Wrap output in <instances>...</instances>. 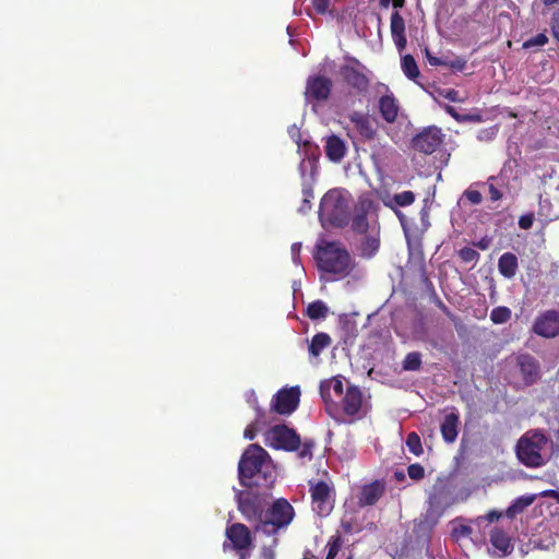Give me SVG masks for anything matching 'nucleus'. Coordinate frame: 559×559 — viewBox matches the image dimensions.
I'll use <instances>...</instances> for the list:
<instances>
[{"label": "nucleus", "mask_w": 559, "mask_h": 559, "mask_svg": "<svg viewBox=\"0 0 559 559\" xmlns=\"http://www.w3.org/2000/svg\"><path fill=\"white\" fill-rule=\"evenodd\" d=\"M312 510L319 516H326L334 508V487L324 480H309Z\"/></svg>", "instance_id": "1a4fd4ad"}, {"label": "nucleus", "mask_w": 559, "mask_h": 559, "mask_svg": "<svg viewBox=\"0 0 559 559\" xmlns=\"http://www.w3.org/2000/svg\"><path fill=\"white\" fill-rule=\"evenodd\" d=\"M238 510L249 523L259 526L265 515L269 506L267 498L251 491H239L237 493Z\"/></svg>", "instance_id": "6e6552de"}, {"label": "nucleus", "mask_w": 559, "mask_h": 559, "mask_svg": "<svg viewBox=\"0 0 559 559\" xmlns=\"http://www.w3.org/2000/svg\"><path fill=\"white\" fill-rule=\"evenodd\" d=\"M380 248L379 233L366 234L359 246L360 257L371 259Z\"/></svg>", "instance_id": "c85d7f7f"}, {"label": "nucleus", "mask_w": 559, "mask_h": 559, "mask_svg": "<svg viewBox=\"0 0 559 559\" xmlns=\"http://www.w3.org/2000/svg\"><path fill=\"white\" fill-rule=\"evenodd\" d=\"M557 190L559 191V185L557 186Z\"/></svg>", "instance_id": "0e129e2a"}, {"label": "nucleus", "mask_w": 559, "mask_h": 559, "mask_svg": "<svg viewBox=\"0 0 559 559\" xmlns=\"http://www.w3.org/2000/svg\"><path fill=\"white\" fill-rule=\"evenodd\" d=\"M544 203H548V200H544V201L540 200V202H539V204H540V212H539V214L540 215H545V216L549 217L550 219H552V217H551V215L549 213H544V207H545Z\"/></svg>", "instance_id": "052dcab7"}, {"label": "nucleus", "mask_w": 559, "mask_h": 559, "mask_svg": "<svg viewBox=\"0 0 559 559\" xmlns=\"http://www.w3.org/2000/svg\"><path fill=\"white\" fill-rule=\"evenodd\" d=\"M533 223H534V214L533 213H527L525 215H522L519 218L520 228L525 229V230L530 229L533 226Z\"/></svg>", "instance_id": "09e8293b"}, {"label": "nucleus", "mask_w": 559, "mask_h": 559, "mask_svg": "<svg viewBox=\"0 0 559 559\" xmlns=\"http://www.w3.org/2000/svg\"><path fill=\"white\" fill-rule=\"evenodd\" d=\"M545 5H552L559 3V0H542Z\"/></svg>", "instance_id": "e2e57ef3"}, {"label": "nucleus", "mask_w": 559, "mask_h": 559, "mask_svg": "<svg viewBox=\"0 0 559 559\" xmlns=\"http://www.w3.org/2000/svg\"><path fill=\"white\" fill-rule=\"evenodd\" d=\"M300 249H301L300 242H295L292 245V254H293L294 260H297V258L299 257Z\"/></svg>", "instance_id": "864d4df0"}, {"label": "nucleus", "mask_w": 559, "mask_h": 559, "mask_svg": "<svg viewBox=\"0 0 559 559\" xmlns=\"http://www.w3.org/2000/svg\"><path fill=\"white\" fill-rule=\"evenodd\" d=\"M271 543L265 544L261 548V557L262 559H275L276 558V547L278 546V538L276 535L271 536Z\"/></svg>", "instance_id": "58836bf2"}, {"label": "nucleus", "mask_w": 559, "mask_h": 559, "mask_svg": "<svg viewBox=\"0 0 559 559\" xmlns=\"http://www.w3.org/2000/svg\"><path fill=\"white\" fill-rule=\"evenodd\" d=\"M225 535L227 540L223 543V550L234 551L238 559H249L250 550L253 546L251 531L242 523H234L226 527Z\"/></svg>", "instance_id": "0eeeda50"}, {"label": "nucleus", "mask_w": 559, "mask_h": 559, "mask_svg": "<svg viewBox=\"0 0 559 559\" xmlns=\"http://www.w3.org/2000/svg\"><path fill=\"white\" fill-rule=\"evenodd\" d=\"M547 41H548V37L544 33H539V34L531 37L530 39H527L523 44V47L524 48H531V47H535V46L539 47V46H544Z\"/></svg>", "instance_id": "a18cd8bd"}, {"label": "nucleus", "mask_w": 559, "mask_h": 559, "mask_svg": "<svg viewBox=\"0 0 559 559\" xmlns=\"http://www.w3.org/2000/svg\"><path fill=\"white\" fill-rule=\"evenodd\" d=\"M406 447H407L408 451L416 456H419L424 453L420 437L415 431L409 432L407 435Z\"/></svg>", "instance_id": "4c0bfd02"}, {"label": "nucleus", "mask_w": 559, "mask_h": 559, "mask_svg": "<svg viewBox=\"0 0 559 559\" xmlns=\"http://www.w3.org/2000/svg\"><path fill=\"white\" fill-rule=\"evenodd\" d=\"M391 3H392V0H379V5L383 9H388Z\"/></svg>", "instance_id": "680f3d73"}, {"label": "nucleus", "mask_w": 559, "mask_h": 559, "mask_svg": "<svg viewBox=\"0 0 559 559\" xmlns=\"http://www.w3.org/2000/svg\"><path fill=\"white\" fill-rule=\"evenodd\" d=\"M438 307L449 317L451 320H454L456 317L453 314V312L449 309L448 306L444 305L443 301H438Z\"/></svg>", "instance_id": "603ef678"}, {"label": "nucleus", "mask_w": 559, "mask_h": 559, "mask_svg": "<svg viewBox=\"0 0 559 559\" xmlns=\"http://www.w3.org/2000/svg\"><path fill=\"white\" fill-rule=\"evenodd\" d=\"M428 513L437 519L441 518L451 506L450 491L443 484L435 485L428 498Z\"/></svg>", "instance_id": "2eb2a0df"}, {"label": "nucleus", "mask_w": 559, "mask_h": 559, "mask_svg": "<svg viewBox=\"0 0 559 559\" xmlns=\"http://www.w3.org/2000/svg\"><path fill=\"white\" fill-rule=\"evenodd\" d=\"M421 367V354L418 352L408 353L403 360V369L417 371Z\"/></svg>", "instance_id": "e433bc0d"}, {"label": "nucleus", "mask_w": 559, "mask_h": 559, "mask_svg": "<svg viewBox=\"0 0 559 559\" xmlns=\"http://www.w3.org/2000/svg\"><path fill=\"white\" fill-rule=\"evenodd\" d=\"M501 516H502V512L497 511V510H490L488 513H486L480 519H484V520L488 521L489 523H492V522L498 521Z\"/></svg>", "instance_id": "8fccbe9b"}, {"label": "nucleus", "mask_w": 559, "mask_h": 559, "mask_svg": "<svg viewBox=\"0 0 559 559\" xmlns=\"http://www.w3.org/2000/svg\"><path fill=\"white\" fill-rule=\"evenodd\" d=\"M444 134L438 127H428L412 139V147L420 153L430 155L443 143Z\"/></svg>", "instance_id": "9b49d317"}, {"label": "nucleus", "mask_w": 559, "mask_h": 559, "mask_svg": "<svg viewBox=\"0 0 559 559\" xmlns=\"http://www.w3.org/2000/svg\"><path fill=\"white\" fill-rule=\"evenodd\" d=\"M460 416L457 413H450L444 416L440 426L442 439L447 443H453L459 435Z\"/></svg>", "instance_id": "4be33fe9"}, {"label": "nucleus", "mask_w": 559, "mask_h": 559, "mask_svg": "<svg viewBox=\"0 0 559 559\" xmlns=\"http://www.w3.org/2000/svg\"><path fill=\"white\" fill-rule=\"evenodd\" d=\"M329 308L322 300H314L307 307V316L311 320L324 319L328 316Z\"/></svg>", "instance_id": "2f4dec72"}, {"label": "nucleus", "mask_w": 559, "mask_h": 559, "mask_svg": "<svg viewBox=\"0 0 559 559\" xmlns=\"http://www.w3.org/2000/svg\"><path fill=\"white\" fill-rule=\"evenodd\" d=\"M347 559H352L350 557H348Z\"/></svg>", "instance_id": "69168bd1"}, {"label": "nucleus", "mask_w": 559, "mask_h": 559, "mask_svg": "<svg viewBox=\"0 0 559 559\" xmlns=\"http://www.w3.org/2000/svg\"><path fill=\"white\" fill-rule=\"evenodd\" d=\"M519 267L518 257L512 252H504L498 260L499 273L506 278H513Z\"/></svg>", "instance_id": "cd10ccee"}, {"label": "nucleus", "mask_w": 559, "mask_h": 559, "mask_svg": "<svg viewBox=\"0 0 559 559\" xmlns=\"http://www.w3.org/2000/svg\"><path fill=\"white\" fill-rule=\"evenodd\" d=\"M392 39L399 51H403L407 45L405 20L399 11H394L390 19Z\"/></svg>", "instance_id": "a211bd4d"}, {"label": "nucleus", "mask_w": 559, "mask_h": 559, "mask_svg": "<svg viewBox=\"0 0 559 559\" xmlns=\"http://www.w3.org/2000/svg\"><path fill=\"white\" fill-rule=\"evenodd\" d=\"M313 259L321 272L332 274L335 280L349 276L356 267L354 258L338 240H318Z\"/></svg>", "instance_id": "f03ea898"}, {"label": "nucleus", "mask_w": 559, "mask_h": 559, "mask_svg": "<svg viewBox=\"0 0 559 559\" xmlns=\"http://www.w3.org/2000/svg\"><path fill=\"white\" fill-rule=\"evenodd\" d=\"M427 61L432 67H445L456 72H462L467 64V60L464 57L456 56L450 58L449 56L436 57L428 48L425 49Z\"/></svg>", "instance_id": "aec40b11"}, {"label": "nucleus", "mask_w": 559, "mask_h": 559, "mask_svg": "<svg viewBox=\"0 0 559 559\" xmlns=\"http://www.w3.org/2000/svg\"><path fill=\"white\" fill-rule=\"evenodd\" d=\"M533 331L535 334L551 338L559 334V312L548 310L542 313L534 322Z\"/></svg>", "instance_id": "dca6fc26"}, {"label": "nucleus", "mask_w": 559, "mask_h": 559, "mask_svg": "<svg viewBox=\"0 0 559 559\" xmlns=\"http://www.w3.org/2000/svg\"><path fill=\"white\" fill-rule=\"evenodd\" d=\"M445 111H447L449 115H451L454 119L460 120V118H459V114L456 112V110H455L452 106H449V105H448V106L445 107Z\"/></svg>", "instance_id": "4d7b16f0"}, {"label": "nucleus", "mask_w": 559, "mask_h": 559, "mask_svg": "<svg viewBox=\"0 0 559 559\" xmlns=\"http://www.w3.org/2000/svg\"><path fill=\"white\" fill-rule=\"evenodd\" d=\"M511 310L506 306H499L491 310L490 320L495 324H503L511 319Z\"/></svg>", "instance_id": "c9c22d12"}, {"label": "nucleus", "mask_w": 559, "mask_h": 559, "mask_svg": "<svg viewBox=\"0 0 559 559\" xmlns=\"http://www.w3.org/2000/svg\"><path fill=\"white\" fill-rule=\"evenodd\" d=\"M493 180V177H490L488 179V192H489V199L492 202L499 201L502 199L503 194L502 192L491 182Z\"/></svg>", "instance_id": "de8ad7c7"}, {"label": "nucleus", "mask_w": 559, "mask_h": 559, "mask_svg": "<svg viewBox=\"0 0 559 559\" xmlns=\"http://www.w3.org/2000/svg\"><path fill=\"white\" fill-rule=\"evenodd\" d=\"M319 218L322 225L344 227L349 223V202L338 189L329 190L321 199Z\"/></svg>", "instance_id": "20e7f679"}, {"label": "nucleus", "mask_w": 559, "mask_h": 559, "mask_svg": "<svg viewBox=\"0 0 559 559\" xmlns=\"http://www.w3.org/2000/svg\"><path fill=\"white\" fill-rule=\"evenodd\" d=\"M456 532H459L461 535L467 536L472 533V528L467 525H461Z\"/></svg>", "instance_id": "5fc2aeb1"}, {"label": "nucleus", "mask_w": 559, "mask_h": 559, "mask_svg": "<svg viewBox=\"0 0 559 559\" xmlns=\"http://www.w3.org/2000/svg\"><path fill=\"white\" fill-rule=\"evenodd\" d=\"M475 246L481 250H486L489 247V241L487 239H481L475 243Z\"/></svg>", "instance_id": "6e6d98bb"}, {"label": "nucleus", "mask_w": 559, "mask_h": 559, "mask_svg": "<svg viewBox=\"0 0 559 559\" xmlns=\"http://www.w3.org/2000/svg\"><path fill=\"white\" fill-rule=\"evenodd\" d=\"M537 495L535 493H527L518 497L514 499L511 504L508 507V509L504 512V515L508 519H514L519 514L523 513L530 506L534 503L536 500Z\"/></svg>", "instance_id": "a878e982"}, {"label": "nucleus", "mask_w": 559, "mask_h": 559, "mask_svg": "<svg viewBox=\"0 0 559 559\" xmlns=\"http://www.w3.org/2000/svg\"><path fill=\"white\" fill-rule=\"evenodd\" d=\"M402 70L409 80H416L420 72L415 58L412 55H405L402 58Z\"/></svg>", "instance_id": "473e14b6"}, {"label": "nucleus", "mask_w": 559, "mask_h": 559, "mask_svg": "<svg viewBox=\"0 0 559 559\" xmlns=\"http://www.w3.org/2000/svg\"><path fill=\"white\" fill-rule=\"evenodd\" d=\"M332 340L328 333L319 332L312 336L309 344V353L313 357H318L328 346H330Z\"/></svg>", "instance_id": "c756f323"}, {"label": "nucleus", "mask_w": 559, "mask_h": 559, "mask_svg": "<svg viewBox=\"0 0 559 559\" xmlns=\"http://www.w3.org/2000/svg\"><path fill=\"white\" fill-rule=\"evenodd\" d=\"M333 390L337 397H341L344 393V385L341 379L332 378L320 385V393L324 401L331 400L330 391Z\"/></svg>", "instance_id": "7c9ffc66"}, {"label": "nucleus", "mask_w": 559, "mask_h": 559, "mask_svg": "<svg viewBox=\"0 0 559 559\" xmlns=\"http://www.w3.org/2000/svg\"><path fill=\"white\" fill-rule=\"evenodd\" d=\"M379 111L386 122L392 123L396 120L399 115V105L393 94H385L380 97Z\"/></svg>", "instance_id": "b1692460"}, {"label": "nucleus", "mask_w": 559, "mask_h": 559, "mask_svg": "<svg viewBox=\"0 0 559 559\" xmlns=\"http://www.w3.org/2000/svg\"><path fill=\"white\" fill-rule=\"evenodd\" d=\"M342 546V538L340 535L332 536L328 542V555L325 559H335Z\"/></svg>", "instance_id": "79ce46f5"}, {"label": "nucleus", "mask_w": 559, "mask_h": 559, "mask_svg": "<svg viewBox=\"0 0 559 559\" xmlns=\"http://www.w3.org/2000/svg\"><path fill=\"white\" fill-rule=\"evenodd\" d=\"M349 120L362 139L368 141L374 139L377 130L370 116L359 111H354L349 116Z\"/></svg>", "instance_id": "6ab92c4d"}, {"label": "nucleus", "mask_w": 559, "mask_h": 559, "mask_svg": "<svg viewBox=\"0 0 559 559\" xmlns=\"http://www.w3.org/2000/svg\"><path fill=\"white\" fill-rule=\"evenodd\" d=\"M333 0H311V5L317 14L324 15L331 11Z\"/></svg>", "instance_id": "37998d69"}, {"label": "nucleus", "mask_w": 559, "mask_h": 559, "mask_svg": "<svg viewBox=\"0 0 559 559\" xmlns=\"http://www.w3.org/2000/svg\"><path fill=\"white\" fill-rule=\"evenodd\" d=\"M350 62L353 64H343L340 68V74L348 86L357 93L364 94L370 85L368 76L361 71L365 67L356 58H350Z\"/></svg>", "instance_id": "9d476101"}, {"label": "nucleus", "mask_w": 559, "mask_h": 559, "mask_svg": "<svg viewBox=\"0 0 559 559\" xmlns=\"http://www.w3.org/2000/svg\"><path fill=\"white\" fill-rule=\"evenodd\" d=\"M394 478L397 480V481H404L405 480V474L403 471H396L394 472Z\"/></svg>", "instance_id": "bf43d9fd"}, {"label": "nucleus", "mask_w": 559, "mask_h": 559, "mask_svg": "<svg viewBox=\"0 0 559 559\" xmlns=\"http://www.w3.org/2000/svg\"><path fill=\"white\" fill-rule=\"evenodd\" d=\"M415 199L413 191H403L393 195V201L399 206H408L414 203Z\"/></svg>", "instance_id": "ea45409f"}, {"label": "nucleus", "mask_w": 559, "mask_h": 559, "mask_svg": "<svg viewBox=\"0 0 559 559\" xmlns=\"http://www.w3.org/2000/svg\"><path fill=\"white\" fill-rule=\"evenodd\" d=\"M490 543L503 556L510 555L513 550V545L511 543V538L508 536V534L503 530H501L499 527H495L490 532Z\"/></svg>", "instance_id": "bb28decb"}, {"label": "nucleus", "mask_w": 559, "mask_h": 559, "mask_svg": "<svg viewBox=\"0 0 559 559\" xmlns=\"http://www.w3.org/2000/svg\"><path fill=\"white\" fill-rule=\"evenodd\" d=\"M406 0H392V5L397 11V9H402L405 5Z\"/></svg>", "instance_id": "13d9d810"}, {"label": "nucleus", "mask_w": 559, "mask_h": 559, "mask_svg": "<svg viewBox=\"0 0 559 559\" xmlns=\"http://www.w3.org/2000/svg\"><path fill=\"white\" fill-rule=\"evenodd\" d=\"M548 443L547 436L540 430H528L518 441L515 453L526 467H540L546 464L542 451Z\"/></svg>", "instance_id": "39448f33"}, {"label": "nucleus", "mask_w": 559, "mask_h": 559, "mask_svg": "<svg viewBox=\"0 0 559 559\" xmlns=\"http://www.w3.org/2000/svg\"><path fill=\"white\" fill-rule=\"evenodd\" d=\"M249 403L254 408L257 415L255 419L246 427L243 431V438L248 440H253L257 437L261 426L265 425V414L264 411L258 405V399L254 394H252V400L249 401Z\"/></svg>", "instance_id": "5701e85b"}, {"label": "nucleus", "mask_w": 559, "mask_h": 559, "mask_svg": "<svg viewBox=\"0 0 559 559\" xmlns=\"http://www.w3.org/2000/svg\"><path fill=\"white\" fill-rule=\"evenodd\" d=\"M324 151L330 160L340 162L345 156L346 146L341 138L333 134L326 138Z\"/></svg>", "instance_id": "393cba45"}, {"label": "nucleus", "mask_w": 559, "mask_h": 559, "mask_svg": "<svg viewBox=\"0 0 559 559\" xmlns=\"http://www.w3.org/2000/svg\"><path fill=\"white\" fill-rule=\"evenodd\" d=\"M299 397L298 386L282 389L273 396L272 409L281 415H289L298 407Z\"/></svg>", "instance_id": "f8f14e48"}, {"label": "nucleus", "mask_w": 559, "mask_h": 559, "mask_svg": "<svg viewBox=\"0 0 559 559\" xmlns=\"http://www.w3.org/2000/svg\"><path fill=\"white\" fill-rule=\"evenodd\" d=\"M332 80L323 75L309 76L306 83L305 96L308 100L325 102L332 92Z\"/></svg>", "instance_id": "ddd939ff"}, {"label": "nucleus", "mask_w": 559, "mask_h": 559, "mask_svg": "<svg viewBox=\"0 0 559 559\" xmlns=\"http://www.w3.org/2000/svg\"><path fill=\"white\" fill-rule=\"evenodd\" d=\"M407 474L411 479L420 480L425 477V468L419 463H414L407 467Z\"/></svg>", "instance_id": "c03bdc74"}, {"label": "nucleus", "mask_w": 559, "mask_h": 559, "mask_svg": "<svg viewBox=\"0 0 559 559\" xmlns=\"http://www.w3.org/2000/svg\"><path fill=\"white\" fill-rule=\"evenodd\" d=\"M464 197L474 205H478L483 201V195L478 190L468 188L464 191Z\"/></svg>", "instance_id": "49530a36"}, {"label": "nucleus", "mask_w": 559, "mask_h": 559, "mask_svg": "<svg viewBox=\"0 0 559 559\" xmlns=\"http://www.w3.org/2000/svg\"><path fill=\"white\" fill-rule=\"evenodd\" d=\"M314 198V193H313V188H312V185L310 182H304L302 183V203L300 205V207L298 209V211L300 213H307L308 211L311 210V201L313 200Z\"/></svg>", "instance_id": "f704fd0d"}, {"label": "nucleus", "mask_w": 559, "mask_h": 559, "mask_svg": "<svg viewBox=\"0 0 559 559\" xmlns=\"http://www.w3.org/2000/svg\"><path fill=\"white\" fill-rule=\"evenodd\" d=\"M523 383L527 386L535 384L542 377L539 361L531 354H520L515 357Z\"/></svg>", "instance_id": "4468645a"}, {"label": "nucleus", "mask_w": 559, "mask_h": 559, "mask_svg": "<svg viewBox=\"0 0 559 559\" xmlns=\"http://www.w3.org/2000/svg\"><path fill=\"white\" fill-rule=\"evenodd\" d=\"M265 444L275 450L286 452L297 451L300 460L311 461L313 457L314 441L306 439L301 442L296 430L286 425H275L265 432Z\"/></svg>", "instance_id": "7ed1b4c3"}, {"label": "nucleus", "mask_w": 559, "mask_h": 559, "mask_svg": "<svg viewBox=\"0 0 559 559\" xmlns=\"http://www.w3.org/2000/svg\"><path fill=\"white\" fill-rule=\"evenodd\" d=\"M385 492V483L383 480H374L362 486L358 496V504L360 507H369L376 504Z\"/></svg>", "instance_id": "f3484780"}, {"label": "nucleus", "mask_w": 559, "mask_h": 559, "mask_svg": "<svg viewBox=\"0 0 559 559\" xmlns=\"http://www.w3.org/2000/svg\"><path fill=\"white\" fill-rule=\"evenodd\" d=\"M443 96L449 99L450 102H460V97H459V92L456 90H453V88H449L445 91V93L443 94Z\"/></svg>", "instance_id": "3c124183"}, {"label": "nucleus", "mask_w": 559, "mask_h": 559, "mask_svg": "<svg viewBox=\"0 0 559 559\" xmlns=\"http://www.w3.org/2000/svg\"><path fill=\"white\" fill-rule=\"evenodd\" d=\"M459 257L464 263H476L480 255L475 249L471 247H463L459 250Z\"/></svg>", "instance_id": "a19ab883"}, {"label": "nucleus", "mask_w": 559, "mask_h": 559, "mask_svg": "<svg viewBox=\"0 0 559 559\" xmlns=\"http://www.w3.org/2000/svg\"><path fill=\"white\" fill-rule=\"evenodd\" d=\"M369 223L367 219V213L361 210L359 213H356L352 218V230L359 235L368 234Z\"/></svg>", "instance_id": "72a5a7b5"}, {"label": "nucleus", "mask_w": 559, "mask_h": 559, "mask_svg": "<svg viewBox=\"0 0 559 559\" xmlns=\"http://www.w3.org/2000/svg\"><path fill=\"white\" fill-rule=\"evenodd\" d=\"M295 518L293 506L285 498L275 499L269 503L264 519L259 526H254V532L266 536L277 535L281 530L287 528Z\"/></svg>", "instance_id": "423d86ee"}, {"label": "nucleus", "mask_w": 559, "mask_h": 559, "mask_svg": "<svg viewBox=\"0 0 559 559\" xmlns=\"http://www.w3.org/2000/svg\"><path fill=\"white\" fill-rule=\"evenodd\" d=\"M362 405V393L354 385H349L343 396V411L346 415H357Z\"/></svg>", "instance_id": "412c9836"}, {"label": "nucleus", "mask_w": 559, "mask_h": 559, "mask_svg": "<svg viewBox=\"0 0 559 559\" xmlns=\"http://www.w3.org/2000/svg\"><path fill=\"white\" fill-rule=\"evenodd\" d=\"M274 474L270 454L259 444L248 445L238 463L239 484L246 488L269 487L274 483Z\"/></svg>", "instance_id": "f257e3e1"}]
</instances>
